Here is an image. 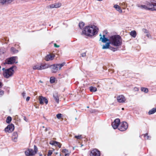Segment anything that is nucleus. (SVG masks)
<instances>
[{
  "instance_id": "f3484780",
  "label": "nucleus",
  "mask_w": 156,
  "mask_h": 156,
  "mask_svg": "<svg viewBox=\"0 0 156 156\" xmlns=\"http://www.w3.org/2000/svg\"><path fill=\"white\" fill-rule=\"evenodd\" d=\"M59 95L57 93H55L53 94L54 98L56 102L58 103L59 101Z\"/></svg>"
},
{
  "instance_id": "c03bdc74",
  "label": "nucleus",
  "mask_w": 156,
  "mask_h": 156,
  "mask_svg": "<svg viewBox=\"0 0 156 156\" xmlns=\"http://www.w3.org/2000/svg\"><path fill=\"white\" fill-rule=\"evenodd\" d=\"M6 3H11L13 0H6Z\"/></svg>"
},
{
  "instance_id": "ea45409f",
  "label": "nucleus",
  "mask_w": 156,
  "mask_h": 156,
  "mask_svg": "<svg viewBox=\"0 0 156 156\" xmlns=\"http://www.w3.org/2000/svg\"><path fill=\"white\" fill-rule=\"evenodd\" d=\"M144 137H145L146 139H147V140L150 139V136H148L147 133H146L145 134H144Z\"/></svg>"
},
{
  "instance_id": "f257e3e1",
  "label": "nucleus",
  "mask_w": 156,
  "mask_h": 156,
  "mask_svg": "<svg viewBox=\"0 0 156 156\" xmlns=\"http://www.w3.org/2000/svg\"><path fill=\"white\" fill-rule=\"evenodd\" d=\"M99 30L98 27L94 25L86 26L82 31V34L88 37H92L97 34Z\"/></svg>"
},
{
  "instance_id": "603ef678",
  "label": "nucleus",
  "mask_w": 156,
  "mask_h": 156,
  "mask_svg": "<svg viewBox=\"0 0 156 156\" xmlns=\"http://www.w3.org/2000/svg\"><path fill=\"white\" fill-rule=\"evenodd\" d=\"M24 120L26 122L28 121V119L26 118L25 117H24Z\"/></svg>"
},
{
  "instance_id": "423d86ee",
  "label": "nucleus",
  "mask_w": 156,
  "mask_h": 156,
  "mask_svg": "<svg viewBox=\"0 0 156 156\" xmlns=\"http://www.w3.org/2000/svg\"><path fill=\"white\" fill-rule=\"evenodd\" d=\"M128 127V125L127 123L124 122L119 124L118 127V129L120 131H124L127 129Z\"/></svg>"
},
{
  "instance_id": "37998d69",
  "label": "nucleus",
  "mask_w": 156,
  "mask_h": 156,
  "mask_svg": "<svg viewBox=\"0 0 156 156\" xmlns=\"http://www.w3.org/2000/svg\"><path fill=\"white\" fill-rule=\"evenodd\" d=\"M4 93V92L3 90H1L0 89V97Z\"/></svg>"
},
{
  "instance_id": "4be33fe9",
  "label": "nucleus",
  "mask_w": 156,
  "mask_h": 156,
  "mask_svg": "<svg viewBox=\"0 0 156 156\" xmlns=\"http://www.w3.org/2000/svg\"><path fill=\"white\" fill-rule=\"evenodd\" d=\"M33 69L34 70H40V65L38 64H36L33 66Z\"/></svg>"
},
{
  "instance_id": "1a4fd4ad",
  "label": "nucleus",
  "mask_w": 156,
  "mask_h": 156,
  "mask_svg": "<svg viewBox=\"0 0 156 156\" xmlns=\"http://www.w3.org/2000/svg\"><path fill=\"white\" fill-rule=\"evenodd\" d=\"M120 120L119 119H116L114 122H112V125L113 128L114 129H116L118 128L119 125Z\"/></svg>"
},
{
  "instance_id": "49530a36",
  "label": "nucleus",
  "mask_w": 156,
  "mask_h": 156,
  "mask_svg": "<svg viewBox=\"0 0 156 156\" xmlns=\"http://www.w3.org/2000/svg\"><path fill=\"white\" fill-rule=\"evenodd\" d=\"M133 90L135 91H138V88L136 87H135L134 88Z\"/></svg>"
},
{
  "instance_id": "9d476101",
  "label": "nucleus",
  "mask_w": 156,
  "mask_h": 156,
  "mask_svg": "<svg viewBox=\"0 0 156 156\" xmlns=\"http://www.w3.org/2000/svg\"><path fill=\"white\" fill-rule=\"evenodd\" d=\"M14 129V125L13 124H11L8 125L5 129V132L9 133L13 131Z\"/></svg>"
},
{
  "instance_id": "6ab92c4d",
  "label": "nucleus",
  "mask_w": 156,
  "mask_h": 156,
  "mask_svg": "<svg viewBox=\"0 0 156 156\" xmlns=\"http://www.w3.org/2000/svg\"><path fill=\"white\" fill-rule=\"evenodd\" d=\"M50 144L52 145H54L55 146H58L59 148H60L61 146V144L57 141H52V142H51Z\"/></svg>"
},
{
  "instance_id": "7c9ffc66",
  "label": "nucleus",
  "mask_w": 156,
  "mask_h": 156,
  "mask_svg": "<svg viewBox=\"0 0 156 156\" xmlns=\"http://www.w3.org/2000/svg\"><path fill=\"white\" fill-rule=\"evenodd\" d=\"M141 90L142 91H143L145 93H147L148 91V89L145 87H142L141 88Z\"/></svg>"
},
{
  "instance_id": "473e14b6",
  "label": "nucleus",
  "mask_w": 156,
  "mask_h": 156,
  "mask_svg": "<svg viewBox=\"0 0 156 156\" xmlns=\"http://www.w3.org/2000/svg\"><path fill=\"white\" fill-rule=\"evenodd\" d=\"M139 7L141 9L148 10L147 5H141Z\"/></svg>"
},
{
  "instance_id": "bb28decb",
  "label": "nucleus",
  "mask_w": 156,
  "mask_h": 156,
  "mask_svg": "<svg viewBox=\"0 0 156 156\" xmlns=\"http://www.w3.org/2000/svg\"><path fill=\"white\" fill-rule=\"evenodd\" d=\"M11 51L14 53H16L18 52V50H16L14 47H12L11 48Z\"/></svg>"
},
{
  "instance_id": "0eeeda50",
  "label": "nucleus",
  "mask_w": 156,
  "mask_h": 156,
  "mask_svg": "<svg viewBox=\"0 0 156 156\" xmlns=\"http://www.w3.org/2000/svg\"><path fill=\"white\" fill-rule=\"evenodd\" d=\"M16 57H12L6 59L5 60V64H12L15 63Z\"/></svg>"
},
{
  "instance_id": "aec40b11",
  "label": "nucleus",
  "mask_w": 156,
  "mask_h": 156,
  "mask_svg": "<svg viewBox=\"0 0 156 156\" xmlns=\"http://www.w3.org/2000/svg\"><path fill=\"white\" fill-rule=\"evenodd\" d=\"M113 7L119 12L122 13V10L121 9L120 7L118 5L116 4L115 5H114Z\"/></svg>"
},
{
  "instance_id": "4d7b16f0",
  "label": "nucleus",
  "mask_w": 156,
  "mask_h": 156,
  "mask_svg": "<svg viewBox=\"0 0 156 156\" xmlns=\"http://www.w3.org/2000/svg\"><path fill=\"white\" fill-rule=\"evenodd\" d=\"M87 108H89V107L88 106H87Z\"/></svg>"
},
{
  "instance_id": "5701e85b",
  "label": "nucleus",
  "mask_w": 156,
  "mask_h": 156,
  "mask_svg": "<svg viewBox=\"0 0 156 156\" xmlns=\"http://www.w3.org/2000/svg\"><path fill=\"white\" fill-rule=\"evenodd\" d=\"M155 112H156V107L153 108L150 110L148 112V114L149 115L153 114Z\"/></svg>"
},
{
  "instance_id": "79ce46f5",
  "label": "nucleus",
  "mask_w": 156,
  "mask_h": 156,
  "mask_svg": "<svg viewBox=\"0 0 156 156\" xmlns=\"http://www.w3.org/2000/svg\"><path fill=\"white\" fill-rule=\"evenodd\" d=\"M62 152L63 153H66L68 152V151L66 149H64L62 150Z\"/></svg>"
},
{
  "instance_id": "6e6d98bb",
  "label": "nucleus",
  "mask_w": 156,
  "mask_h": 156,
  "mask_svg": "<svg viewBox=\"0 0 156 156\" xmlns=\"http://www.w3.org/2000/svg\"><path fill=\"white\" fill-rule=\"evenodd\" d=\"M39 156H42V154L41 153H39Z\"/></svg>"
},
{
  "instance_id": "58836bf2",
  "label": "nucleus",
  "mask_w": 156,
  "mask_h": 156,
  "mask_svg": "<svg viewBox=\"0 0 156 156\" xmlns=\"http://www.w3.org/2000/svg\"><path fill=\"white\" fill-rule=\"evenodd\" d=\"M52 154V151L51 150H49L48 154V156H51V154Z\"/></svg>"
},
{
  "instance_id": "a19ab883",
  "label": "nucleus",
  "mask_w": 156,
  "mask_h": 156,
  "mask_svg": "<svg viewBox=\"0 0 156 156\" xmlns=\"http://www.w3.org/2000/svg\"><path fill=\"white\" fill-rule=\"evenodd\" d=\"M156 10V3L154 2L152 11Z\"/></svg>"
},
{
  "instance_id": "052dcab7",
  "label": "nucleus",
  "mask_w": 156,
  "mask_h": 156,
  "mask_svg": "<svg viewBox=\"0 0 156 156\" xmlns=\"http://www.w3.org/2000/svg\"><path fill=\"white\" fill-rule=\"evenodd\" d=\"M83 145H82L81 147H82Z\"/></svg>"
},
{
  "instance_id": "09e8293b",
  "label": "nucleus",
  "mask_w": 156,
  "mask_h": 156,
  "mask_svg": "<svg viewBox=\"0 0 156 156\" xmlns=\"http://www.w3.org/2000/svg\"><path fill=\"white\" fill-rule=\"evenodd\" d=\"M54 46L55 47L58 48L59 47V45H57L56 44H54Z\"/></svg>"
},
{
  "instance_id": "4468645a",
  "label": "nucleus",
  "mask_w": 156,
  "mask_h": 156,
  "mask_svg": "<svg viewBox=\"0 0 156 156\" xmlns=\"http://www.w3.org/2000/svg\"><path fill=\"white\" fill-rule=\"evenodd\" d=\"M55 57V55L53 54H49L45 57L44 59L47 61L52 60L54 59Z\"/></svg>"
},
{
  "instance_id": "ddd939ff",
  "label": "nucleus",
  "mask_w": 156,
  "mask_h": 156,
  "mask_svg": "<svg viewBox=\"0 0 156 156\" xmlns=\"http://www.w3.org/2000/svg\"><path fill=\"white\" fill-rule=\"evenodd\" d=\"M39 100L40 104L41 105L43 104L44 102L46 104H48V101L47 99L42 96H40L39 97Z\"/></svg>"
},
{
  "instance_id": "2eb2a0df",
  "label": "nucleus",
  "mask_w": 156,
  "mask_h": 156,
  "mask_svg": "<svg viewBox=\"0 0 156 156\" xmlns=\"http://www.w3.org/2000/svg\"><path fill=\"white\" fill-rule=\"evenodd\" d=\"M154 3V2H150L147 3V5L148 10L152 11Z\"/></svg>"
},
{
  "instance_id": "13d9d810",
  "label": "nucleus",
  "mask_w": 156,
  "mask_h": 156,
  "mask_svg": "<svg viewBox=\"0 0 156 156\" xmlns=\"http://www.w3.org/2000/svg\"><path fill=\"white\" fill-rule=\"evenodd\" d=\"M73 149H74V147H73Z\"/></svg>"
},
{
  "instance_id": "72a5a7b5",
  "label": "nucleus",
  "mask_w": 156,
  "mask_h": 156,
  "mask_svg": "<svg viewBox=\"0 0 156 156\" xmlns=\"http://www.w3.org/2000/svg\"><path fill=\"white\" fill-rule=\"evenodd\" d=\"M6 0H0V4L3 5L6 3Z\"/></svg>"
},
{
  "instance_id": "c756f323",
  "label": "nucleus",
  "mask_w": 156,
  "mask_h": 156,
  "mask_svg": "<svg viewBox=\"0 0 156 156\" xmlns=\"http://www.w3.org/2000/svg\"><path fill=\"white\" fill-rule=\"evenodd\" d=\"M12 120V118L11 117L8 116L7 117L6 120V122L7 123H9Z\"/></svg>"
},
{
  "instance_id": "bf43d9fd",
  "label": "nucleus",
  "mask_w": 156,
  "mask_h": 156,
  "mask_svg": "<svg viewBox=\"0 0 156 156\" xmlns=\"http://www.w3.org/2000/svg\"><path fill=\"white\" fill-rule=\"evenodd\" d=\"M122 110H123L124 109V108H122Z\"/></svg>"
},
{
  "instance_id": "f704fd0d",
  "label": "nucleus",
  "mask_w": 156,
  "mask_h": 156,
  "mask_svg": "<svg viewBox=\"0 0 156 156\" xmlns=\"http://www.w3.org/2000/svg\"><path fill=\"white\" fill-rule=\"evenodd\" d=\"M109 48L113 51H115L117 50V48H115L111 46Z\"/></svg>"
},
{
  "instance_id": "5fc2aeb1",
  "label": "nucleus",
  "mask_w": 156,
  "mask_h": 156,
  "mask_svg": "<svg viewBox=\"0 0 156 156\" xmlns=\"http://www.w3.org/2000/svg\"><path fill=\"white\" fill-rule=\"evenodd\" d=\"M69 154L68 153H67L65 154V156H69Z\"/></svg>"
},
{
  "instance_id": "393cba45",
  "label": "nucleus",
  "mask_w": 156,
  "mask_h": 156,
  "mask_svg": "<svg viewBox=\"0 0 156 156\" xmlns=\"http://www.w3.org/2000/svg\"><path fill=\"white\" fill-rule=\"evenodd\" d=\"M90 90L91 92H94L97 91V88L94 87H90Z\"/></svg>"
},
{
  "instance_id": "2f4dec72",
  "label": "nucleus",
  "mask_w": 156,
  "mask_h": 156,
  "mask_svg": "<svg viewBox=\"0 0 156 156\" xmlns=\"http://www.w3.org/2000/svg\"><path fill=\"white\" fill-rule=\"evenodd\" d=\"M84 25V23L83 22H80L79 23V26L80 28L81 29L83 27Z\"/></svg>"
},
{
  "instance_id": "9b49d317",
  "label": "nucleus",
  "mask_w": 156,
  "mask_h": 156,
  "mask_svg": "<svg viewBox=\"0 0 156 156\" xmlns=\"http://www.w3.org/2000/svg\"><path fill=\"white\" fill-rule=\"evenodd\" d=\"M100 41H101L103 43H106L107 41L110 42V37L109 39H108L105 37V35H103L102 36L101 34H100Z\"/></svg>"
},
{
  "instance_id": "e433bc0d",
  "label": "nucleus",
  "mask_w": 156,
  "mask_h": 156,
  "mask_svg": "<svg viewBox=\"0 0 156 156\" xmlns=\"http://www.w3.org/2000/svg\"><path fill=\"white\" fill-rule=\"evenodd\" d=\"M62 115L61 114H58L56 115V117L58 119H60L62 117Z\"/></svg>"
},
{
  "instance_id": "cd10ccee",
  "label": "nucleus",
  "mask_w": 156,
  "mask_h": 156,
  "mask_svg": "<svg viewBox=\"0 0 156 156\" xmlns=\"http://www.w3.org/2000/svg\"><path fill=\"white\" fill-rule=\"evenodd\" d=\"M120 5L122 7L123 9H125L127 6V5L125 2H122V3H120Z\"/></svg>"
},
{
  "instance_id": "a18cd8bd",
  "label": "nucleus",
  "mask_w": 156,
  "mask_h": 156,
  "mask_svg": "<svg viewBox=\"0 0 156 156\" xmlns=\"http://www.w3.org/2000/svg\"><path fill=\"white\" fill-rule=\"evenodd\" d=\"M142 30L144 33H147V29L144 28Z\"/></svg>"
},
{
  "instance_id": "412c9836",
  "label": "nucleus",
  "mask_w": 156,
  "mask_h": 156,
  "mask_svg": "<svg viewBox=\"0 0 156 156\" xmlns=\"http://www.w3.org/2000/svg\"><path fill=\"white\" fill-rule=\"evenodd\" d=\"M110 42L107 43L105 45H103L102 48L103 49L108 48L110 47Z\"/></svg>"
},
{
  "instance_id": "c85d7f7f",
  "label": "nucleus",
  "mask_w": 156,
  "mask_h": 156,
  "mask_svg": "<svg viewBox=\"0 0 156 156\" xmlns=\"http://www.w3.org/2000/svg\"><path fill=\"white\" fill-rule=\"evenodd\" d=\"M55 8H58L61 6L62 4L60 2L55 3Z\"/></svg>"
},
{
  "instance_id": "c9c22d12",
  "label": "nucleus",
  "mask_w": 156,
  "mask_h": 156,
  "mask_svg": "<svg viewBox=\"0 0 156 156\" xmlns=\"http://www.w3.org/2000/svg\"><path fill=\"white\" fill-rule=\"evenodd\" d=\"M48 8H50V9L55 8V4H51L49 6H48Z\"/></svg>"
},
{
  "instance_id": "864d4df0",
  "label": "nucleus",
  "mask_w": 156,
  "mask_h": 156,
  "mask_svg": "<svg viewBox=\"0 0 156 156\" xmlns=\"http://www.w3.org/2000/svg\"><path fill=\"white\" fill-rule=\"evenodd\" d=\"M2 82H0V88L2 87Z\"/></svg>"
},
{
  "instance_id": "de8ad7c7",
  "label": "nucleus",
  "mask_w": 156,
  "mask_h": 156,
  "mask_svg": "<svg viewBox=\"0 0 156 156\" xmlns=\"http://www.w3.org/2000/svg\"><path fill=\"white\" fill-rule=\"evenodd\" d=\"M81 56L82 57H84L86 56V53H83L81 54Z\"/></svg>"
},
{
  "instance_id": "3c124183",
  "label": "nucleus",
  "mask_w": 156,
  "mask_h": 156,
  "mask_svg": "<svg viewBox=\"0 0 156 156\" xmlns=\"http://www.w3.org/2000/svg\"><path fill=\"white\" fill-rule=\"evenodd\" d=\"M22 96L23 97H24V96H25V95H26V93L24 92H23L22 94Z\"/></svg>"
},
{
  "instance_id": "6e6552de",
  "label": "nucleus",
  "mask_w": 156,
  "mask_h": 156,
  "mask_svg": "<svg viewBox=\"0 0 156 156\" xmlns=\"http://www.w3.org/2000/svg\"><path fill=\"white\" fill-rule=\"evenodd\" d=\"M100 151L96 149H94L91 151L90 154V156H100Z\"/></svg>"
},
{
  "instance_id": "f03ea898",
  "label": "nucleus",
  "mask_w": 156,
  "mask_h": 156,
  "mask_svg": "<svg viewBox=\"0 0 156 156\" xmlns=\"http://www.w3.org/2000/svg\"><path fill=\"white\" fill-rule=\"evenodd\" d=\"M122 40L121 37L118 35H114L110 37V44L116 47H118L121 45Z\"/></svg>"
},
{
  "instance_id": "a878e982",
  "label": "nucleus",
  "mask_w": 156,
  "mask_h": 156,
  "mask_svg": "<svg viewBox=\"0 0 156 156\" xmlns=\"http://www.w3.org/2000/svg\"><path fill=\"white\" fill-rule=\"evenodd\" d=\"M56 79L54 77H51L50 78V82L51 83H53L55 82Z\"/></svg>"
},
{
  "instance_id": "b1692460",
  "label": "nucleus",
  "mask_w": 156,
  "mask_h": 156,
  "mask_svg": "<svg viewBox=\"0 0 156 156\" xmlns=\"http://www.w3.org/2000/svg\"><path fill=\"white\" fill-rule=\"evenodd\" d=\"M130 35L132 37L135 38L136 35V31L134 30L131 31L130 33Z\"/></svg>"
},
{
  "instance_id": "dca6fc26",
  "label": "nucleus",
  "mask_w": 156,
  "mask_h": 156,
  "mask_svg": "<svg viewBox=\"0 0 156 156\" xmlns=\"http://www.w3.org/2000/svg\"><path fill=\"white\" fill-rule=\"evenodd\" d=\"M50 67V65L46 63H42L40 65V70L45 69Z\"/></svg>"
},
{
  "instance_id": "7ed1b4c3",
  "label": "nucleus",
  "mask_w": 156,
  "mask_h": 156,
  "mask_svg": "<svg viewBox=\"0 0 156 156\" xmlns=\"http://www.w3.org/2000/svg\"><path fill=\"white\" fill-rule=\"evenodd\" d=\"M14 68H16V66H13L9 68L6 69L3 68L2 69L3 70L2 74L4 77L6 78H9L12 76L14 73V71L13 69Z\"/></svg>"
},
{
  "instance_id": "39448f33",
  "label": "nucleus",
  "mask_w": 156,
  "mask_h": 156,
  "mask_svg": "<svg viewBox=\"0 0 156 156\" xmlns=\"http://www.w3.org/2000/svg\"><path fill=\"white\" fill-rule=\"evenodd\" d=\"M34 150L32 149H29L27 151H25L26 155L28 156L34 155L37 151V148L35 145H34Z\"/></svg>"
},
{
  "instance_id": "4c0bfd02",
  "label": "nucleus",
  "mask_w": 156,
  "mask_h": 156,
  "mask_svg": "<svg viewBox=\"0 0 156 156\" xmlns=\"http://www.w3.org/2000/svg\"><path fill=\"white\" fill-rule=\"evenodd\" d=\"M74 137L77 139H80L82 138L81 135L76 136H75Z\"/></svg>"
},
{
  "instance_id": "f8f14e48",
  "label": "nucleus",
  "mask_w": 156,
  "mask_h": 156,
  "mask_svg": "<svg viewBox=\"0 0 156 156\" xmlns=\"http://www.w3.org/2000/svg\"><path fill=\"white\" fill-rule=\"evenodd\" d=\"M117 99L119 103H124L126 100L125 97L123 95H119L117 97Z\"/></svg>"
},
{
  "instance_id": "20e7f679",
  "label": "nucleus",
  "mask_w": 156,
  "mask_h": 156,
  "mask_svg": "<svg viewBox=\"0 0 156 156\" xmlns=\"http://www.w3.org/2000/svg\"><path fill=\"white\" fill-rule=\"evenodd\" d=\"M65 64V63L63 62L62 64H54L50 66V67L51 68V71L52 73H55L57 72L58 70H60Z\"/></svg>"
},
{
  "instance_id": "8fccbe9b",
  "label": "nucleus",
  "mask_w": 156,
  "mask_h": 156,
  "mask_svg": "<svg viewBox=\"0 0 156 156\" xmlns=\"http://www.w3.org/2000/svg\"><path fill=\"white\" fill-rule=\"evenodd\" d=\"M30 98V97H27L26 98V101H28L29 100Z\"/></svg>"
},
{
  "instance_id": "a211bd4d",
  "label": "nucleus",
  "mask_w": 156,
  "mask_h": 156,
  "mask_svg": "<svg viewBox=\"0 0 156 156\" xmlns=\"http://www.w3.org/2000/svg\"><path fill=\"white\" fill-rule=\"evenodd\" d=\"M18 137V134L17 132H14L12 137V140L15 142L16 141Z\"/></svg>"
}]
</instances>
